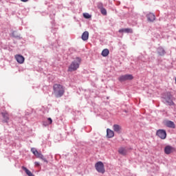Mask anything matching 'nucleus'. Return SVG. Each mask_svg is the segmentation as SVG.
<instances>
[{
	"instance_id": "f257e3e1",
	"label": "nucleus",
	"mask_w": 176,
	"mask_h": 176,
	"mask_svg": "<svg viewBox=\"0 0 176 176\" xmlns=\"http://www.w3.org/2000/svg\"><path fill=\"white\" fill-rule=\"evenodd\" d=\"M53 94L56 97V98H60L63 97L65 93V89L64 87L60 84H55L53 86Z\"/></svg>"
},
{
	"instance_id": "f03ea898",
	"label": "nucleus",
	"mask_w": 176,
	"mask_h": 176,
	"mask_svg": "<svg viewBox=\"0 0 176 176\" xmlns=\"http://www.w3.org/2000/svg\"><path fill=\"white\" fill-rule=\"evenodd\" d=\"M82 60L80 58H76L69 66L68 72H74V71H76L78 68H79V65H80Z\"/></svg>"
},
{
	"instance_id": "7ed1b4c3",
	"label": "nucleus",
	"mask_w": 176,
	"mask_h": 176,
	"mask_svg": "<svg viewBox=\"0 0 176 176\" xmlns=\"http://www.w3.org/2000/svg\"><path fill=\"white\" fill-rule=\"evenodd\" d=\"M95 168L98 171V173H100L101 174H104V173H105V168L102 162H98L95 164Z\"/></svg>"
},
{
	"instance_id": "20e7f679",
	"label": "nucleus",
	"mask_w": 176,
	"mask_h": 176,
	"mask_svg": "<svg viewBox=\"0 0 176 176\" xmlns=\"http://www.w3.org/2000/svg\"><path fill=\"white\" fill-rule=\"evenodd\" d=\"M31 152H32V153H34L36 157H38V159H41V160H43V162L47 163V160H46V158H44L43 155H42V153H38L37 149H36L35 148H32Z\"/></svg>"
},
{
	"instance_id": "39448f33",
	"label": "nucleus",
	"mask_w": 176,
	"mask_h": 176,
	"mask_svg": "<svg viewBox=\"0 0 176 176\" xmlns=\"http://www.w3.org/2000/svg\"><path fill=\"white\" fill-rule=\"evenodd\" d=\"M133 79L134 76H133V74H125L118 78L120 82H126V80H133Z\"/></svg>"
},
{
	"instance_id": "423d86ee",
	"label": "nucleus",
	"mask_w": 176,
	"mask_h": 176,
	"mask_svg": "<svg viewBox=\"0 0 176 176\" xmlns=\"http://www.w3.org/2000/svg\"><path fill=\"white\" fill-rule=\"evenodd\" d=\"M156 135L161 140H166L167 138V132L164 129H159L156 132Z\"/></svg>"
},
{
	"instance_id": "0eeeda50",
	"label": "nucleus",
	"mask_w": 176,
	"mask_h": 176,
	"mask_svg": "<svg viewBox=\"0 0 176 176\" xmlns=\"http://www.w3.org/2000/svg\"><path fill=\"white\" fill-rule=\"evenodd\" d=\"M164 124L166 126V127H169V129H175V124L173 121L165 120Z\"/></svg>"
},
{
	"instance_id": "6e6552de",
	"label": "nucleus",
	"mask_w": 176,
	"mask_h": 176,
	"mask_svg": "<svg viewBox=\"0 0 176 176\" xmlns=\"http://www.w3.org/2000/svg\"><path fill=\"white\" fill-rule=\"evenodd\" d=\"M175 151V148L171 146H166L164 148V152L166 155H170V153H173Z\"/></svg>"
},
{
	"instance_id": "1a4fd4ad",
	"label": "nucleus",
	"mask_w": 176,
	"mask_h": 176,
	"mask_svg": "<svg viewBox=\"0 0 176 176\" xmlns=\"http://www.w3.org/2000/svg\"><path fill=\"white\" fill-rule=\"evenodd\" d=\"M15 58L19 64H23L24 63V56H21V55H16L15 56Z\"/></svg>"
},
{
	"instance_id": "9d476101",
	"label": "nucleus",
	"mask_w": 176,
	"mask_h": 176,
	"mask_svg": "<svg viewBox=\"0 0 176 176\" xmlns=\"http://www.w3.org/2000/svg\"><path fill=\"white\" fill-rule=\"evenodd\" d=\"M1 115L3 116L4 122L8 123V122L9 121V113H8V111H4L1 113Z\"/></svg>"
},
{
	"instance_id": "9b49d317",
	"label": "nucleus",
	"mask_w": 176,
	"mask_h": 176,
	"mask_svg": "<svg viewBox=\"0 0 176 176\" xmlns=\"http://www.w3.org/2000/svg\"><path fill=\"white\" fill-rule=\"evenodd\" d=\"M115 135V133H113V131L109 129H107V138H113Z\"/></svg>"
},
{
	"instance_id": "f8f14e48",
	"label": "nucleus",
	"mask_w": 176,
	"mask_h": 176,
	"mask_svg": "<svg viewBox=\"0 0 176 176\" xmlns=\"http://www.w3.org/2000/svg\"><path fill=\"white\" fill-rule=\"evenodd\" d=\"M157 52L159 56H164V54H166V50H164V48L162 47H159Z\"/></svg>"
},
{
	"instance_id": "ddd939ff",
	"label": "nucleus",
	"mask_w": 176,
	"mask_h": 176,
	"mask_svg": "<svg viewBox=\"0 0 176 176\" xmlns=\"http://www.w3.org/2000/svg\"><path fill=\"white\" fill-rule=\"evenodd\" d=\"M146 17L148 19V21H155L156 17L153 14V13H149L148 14L146 15Z\"/></svg>"
},
{
	"instance_id": "4468645a",
	"label": "nucleus",
	"mask_w": 176,
	"mask_h": 176,
	"mask_svg": "<svg viewBox=\"0 0 176 176\" xmlns=\"http://www.w3.org/2000/svg\"><path fill=\"white\" fill-rule=\"evenodd\" d=\"M118 153H120V155L125 156V155H127V150L126 149V148L121 147L118 149Z\"/></svg>"
},
{
	"instance_id": "2eb2a0df",
	"label": "nucleus",
	"mask_w": 176,
	"mask_h": 176,
	"mask_svg": "<svg viewBox=\"0 0 176 176\" xmlns=\"http://www.w3.org/2000/svg\"><path fill=\"white\" fill-rule=\"evenodd\" d=\"M119 32H126V34H133V29L131 28H125V29H120Z\"/></svg>"
},
{
	"instance_id": "dca6fc26",
	"label": "nucleus",
	"mask_w": 176,
	"mask_h": 176,
	"mask_svg": "<svg viewBox=\"0 0 176 176\" xmlns=\"http://www.w3.org/2000/svg\"><path fill=\"white\" fill-rule=\"evenodd\" d=\"M113 131H116V133H118V134H120L122 130V127L118 124H114L113 126Z\"/></svg>"
},
{
	"instance_id": "f3484780",
	"label": "nucleus",
	"mask_w": 176,
	"mask_h": 176,
	"mask_svg": "<svg viewBox=\"0 0 176 176\" xmlns=\"http://www.w3.org/2000/svg\"><path fill=\"white\" fill-rule=\"evenodd\" d=\"M81 38L82 41H87V39H89V32H84L81 36Z\"/></svg>"
},
{
	"instance_id": "a211bd4d",
	"label": "nucleus",
	"mask_w": 176,
	"mask_h": 176,
	"mask_svg": "<svg viewBox=\"0 0 176 176\" xmlns=\"http://www.w3.org/2000/svg\"><path fill=\"white\" fill-rule=\"evenodd\" d=\"M22 169H23L25 170L27 175H28V176H35V175H34V174H32L31 170H28L26 167L22 166Z\"/></svg>"
},
{
	"instance_id": "6ab92c4d",
	"label": "nucleus",
	"mask_w": 176,
	"mask_h": 176,
	"mask_svg": "<svg viewBox=\"0 0 176 176\" xmlns=\"http://www.w3.org/2000/svg\"><path fill=\"white\" fill-rule=\"evenodd\" d=\"M109 54V49H104L102 52V56L103 57H107Z\"/></svg>"
},
{
	"instance_id": "aec40b11",
	"label": "nucleus",
	"mask_w": 176,
	"mask_h": 176,
	"mask_svg": "<svg viewBox=\"0 0 176 176\" xmlns=\"http://www.w3.org/2000/svg\"><path fill=\"white\" fill-rule=\"evenodd\" d=\"M100 12L104 16H107V10L104 8H101Z\"/></svg>"
},
{
	"instance_id": "412c9836",
	"label": "nucleus",
	"mask_w": 176,
	"mask_h": 176,
	"mask_svg": "<svg viewBox=\"0 0 176 176\" xmlns=\"http://www.w3.org/2000/svg\"><path fill=\"white\" fill-rule=\"evenodd\" d=\"M83 17H85V19H91V15H90L89 13H84Z\"/></svg>"
},
{
	"instance_id": "4be33fe9",
	"label": "nucleus",
	"mask_w": 176,
	"mask_h": 176,
	"mask_svg": "<svg viewBox=\"0 0 176 176\" xmlns=\"http://www.w3.org/2000/svg\"><path fill=\"white\" fill-rule=\"evenodd\" d=\"M166 102H168V105H174V102L171 99H166Z\"/></svg>"
},
{
	"instance_id": "5701e85b",
	"label": "nucleus",
	"mask_w": 176,
	"mask_h": 176,
	"mask_svg": "<svg viewBox=\"0 0 176 176\" xmlns=\"http://www.w3.org/2000/svg\"><path fill=\"white\" fill-rule=\"evenodd\" d=\"M47 120H48V122H50V124H52V123H53V120H52V118H48Z\"/></svg>"
},
{
	"instance_id": "b1692460",
	"label": "nucleus",
	"mask_w": 176,
	"mask_h": 176,
	"mask_svg": "<svg viewBox=\"0 0 176 176\" xmlns=\"http://www.w3.org/2000/svg\"><path fill=\"white\" fill-rule=\"evenodd\" d=\"M98 9H100V10H101V8H104V7H102V3H99L98 5Z\"/></svg>"
},
{
	"instance_id": "393cba45",
	"label": "nucleus",
	"mask_w": 176,
	"mask_h": 176,
	"mask_svg": "<svg viewBox=\"0 0 176 176\" xmlns=\"http://www.w3.org/2000/svg\"><path fill=\"white\" fill-rule=\"evenodd\" d=\"M34 164H35V166H39V162H34Z\"/></svg>"
},
{
	"instance_id": "a878e982",
	"label": "nucleus",
	"mask_w": 176,
	"mask_h": 176,
	"mask_svg": "<svg viewBox=\"0 0 176 176\" xmlns=\"http://www.w3.org/2000/svg\"><path fill=\"white\" fill-rule=\"evenodd\" d=\"M22 2H27L28 0H21Z\"/></svg>"
}]
</instances>
